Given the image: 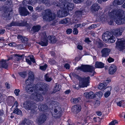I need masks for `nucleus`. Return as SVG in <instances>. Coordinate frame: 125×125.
<instances>
[{
    "instance_id": "obj_10",
    "label": "nucleus",
    "mask_w": 125,
    "mask_h": 125,
    "mask_svg": "<svg viewBox=\"0 0 125 125\" xmlns=\"http://www.w3.org/2000/svg\"><path fill=\"white\" fill-rule=\"evenodd\" d=\"M35 92H38L40 91H44L46 89L47 86L44 83H39L36 85L35 84Z\"/></svg>"
},
{
    "instance_id": "obj_32",
    "label": "nucleus",
    "mask_w": 125,
    "mask_h": 125,
    "mask_svg": "<svg viewBox=\"0 0 125 125\" xmlns=\"http://www.w3.org/2000/svg\"><path fill=\"white\" fill-rule=\"evenodd\" d=\"M18 39H20L24 43H26L28 41V39L26 37H23L21 35H18L17 37Z\"/></svg>"
},
{
    "instance_id": "obj_45",
    "label": "nucleus",
    "mask_w": 125,
    "mask_h": 125,
    "mask_svg": "<svg viewBox=\"0 0 125 125\" xmlns=\"http://www.w3.org/2000/svg\"><path fill=\"white\" fill-rule=\"evenodd\" d=\"M115 41V39L113 36H111L108 40V42H110L112 43L114 42Z\"/></svg>"
},
{
    "instance_id": "obj_4",
    "label": "nucleus",
    "mask_w": 125,
    "mask_h": 125,
    "mask_svg": "<svg viewBox=\"0 0 125 125\" xmlns=\"http://www.w3.org/2000/svg\"><path fill=\"white\" fill-rule=\"evenodd\" d=\"M78 69L85 72H89L90 73L89 75L91 76H93L95 73L94 67L93 66L89 65H82L81 66L78 67L77 68V70Z\"/></svg>"
},
{
    "instance_id": "obj_24",
    "label": "nucleus",
    "mask_w": 125,
    "mask_h": 125,
    "mask_svg": "<svg viewBox=\"0 0 125 125\" xmlns=\"http://www.w3.org/2000/svg\"><path fill=\"white\" fill-rule=\"evenodd\" d=\"M81 107L80 105H76L72 107V110L73 112L77 113L81 111Z\"/></svg>"
},
{
    "instance_id": "obj_39",
    "label": "nucleus",
    "mask_w": 125,
    "mask_h": 125,
    "mask_svg": "<svg viewBox=\"0 0 125 125\" xmlns=\"http://www.w3.org/2000/svg\"><path fill=\"white\" fill-rule=\"evenodd\" d=\"M44 9L43 6L41 5L38 6L35 9L36 11L39 12L42 11Z\"/></svg>"
},
{
    "instance_id": "obj_48",
    "label": "nucleus",
    "mask_w": 125,
    "mask_h": 125,
    "mask_svg": "<svg viewBox=\"0 0 125 125\" xmlns=\"http://www.w3.org/2000/svg\"><path fill=\"white\" fill-rule=\"evenodd\" d=\"M100 102L98 100H96L94 103V107L95 108H96L98 106L100 105Z\"/></svg>"
},
{
    "instance_id": "obj_18",
    "label": "nucleus",
    "mask_w": 125,
    "mask_h": 125,
    "mask_svg": "<svg viewBox=\"0 0 125 125\" xmlns=\"http://www.w3.org/2000/svg\"><path fill=\"white\" fill-rule=\"evenodd\" d=\"M34 78V73L30 71L29 73V77L28 79L25 81L26 84H29V83H31L33 81Z\"/></svg>"
},
{
    "instance_id": "obj_62",
    "label": "nucleus",
    "mask_w": 125,
    "mask_h": 125,
    "mask_svg": "<svg viewBox=\"0 0 125 125\" xmlns=\"http://www.w3.org/2000/svg\"><path fill=\"white\" fill-rule=\"evenodd\" d=\"M114 59L112 58L109 57L107 59V61L109 63H110L114 61Z\"/></svg>"
},
{
    "instance_id": "obj_19",
    "label": "nucleus",
    "mask_w": 125,
    "mask_h": 125,
    "mask_svg": "<svg viewBox=\"0 0 125 125\" xmlns=\"http://www.w3.org/2000/svg\"><path fill=\"white\" fill-rule=\"evenodd\" d=\"M37 2V0H23L22 4L24 7L27 6L28 4L33 5Z\"/></svg>"
},
{
    "instance_id": "obj_17",
    "label": "nucleus",
    "mask_w": 125,
    "mask_h": 125,
    "mask_svg": "<svg viewBox=\"0 0 125 125\" xmlns=\"http://www.w3.org/2000/svg\"><path fill=\"white\" fill-rule=\"evenodd\" d=\"M35 86V84L30 85L27 84L25 87V89L28 93L31 94L34 91L35 92V90L34 87Z\"/></svg>"
},
{
    "instance_id": "obj_25",
    "label": "nucleus",
    "mask_w": 125,
    "mask_h": 125,
    "mask_svg": "<svg viewBox=\"0 0 125 125\" xmlns=\"http://www.w3.org/2000/svg\"><path fill=\"white\" fill-rule=\"evenodd\" d=\"M116 66L115 65H112L109 68V73L110 74H113L116 72Z\"/></svg>"
},
{
    "instance_id": "obj_59",
    "label": "nucleus",
    "mask_w": 125,
    "mask_h": 125,
    "mask_svg": "<svg viewBox=\"0 0 125 125\" xmlns=\"http://www.w3.org/2000/svg\"><path fill=\"white\" fill-rule=\"evenodd\" d=\"M117 123V121L116 120H114L112 121L109 124V125H115L116 123Z\"/></svg>"
},
{
    "instance_id": "obj_49",
    "label": "nucleus",
    "mask_w": 125,
    "mask_h": 125,
    "mask_svg": "<svg viewBox=\"0 0 125 125\" xmlns=\"http://www.w3.org/2000/svg\"><path fill=\"white\" fill-rule=\"evenodd\" d=\"M103 95V93L102 92H100L96 93V95H95V97H96L97 96L100 98Z\"/></svg>"
},
{
    "instance_id": "obj_46",
    "label": "nucleus",
    "mask_w": 125,
    "mask_h": 125,
    "mask_svg": "<svg viewBox=\"0 0 125 125\" xmlns=\"http://www.w3.org/2000/svg\"><path fill=\"white\" fill-rule=\"evenodd\" d=\"M96 45L98 48L102 47L103 45L101 41H98L96 42Z\"/></svg>"
},
{
    "instance_id": "obj_51",
    "label": "nucleus",
    "mask_w": 125,
    "mask_h": 125,
    "mask_svg": "<svg viewBox=\"0 0 125 125\" xmlns=\"http://www.w3.org/2000/svg\"><path fill=\"white\" fill-rule=\"evenodd\" d=\"M80 20V18L79 17H77L76 19H75L74 20H73V22L74 23H76L78 22Z\"/></svg>"
},
{
    "instance_id": "obj_11",
    "label": "nucleus",
    "mask_w": 125,
    "mask_h": 125,
    "mask_svg": "<svg viewBox=\"0 0 125 125\" xmlns=\"http://www.w3.org/2000/svg\"><path fill=\"white\" fill-rule=\"evenodd\" d=\"M47 118L46 116L44 114L40 115L36 118L35 122L39 125H41L44 123Z\"/></svg>"
},
{
    "instance_id": "obj_54",
    "label": "nucleus",
    "mask_w": 125,
    "mask_h": 125,
    "mask_svg": "<svg viewBox=\"0 0 125 125\" xmlns=\"http://www.w3.org/2000/svg\"><path fill=\"white\" fill-rule=\"evenodd\" d=\"M49 62V63L52 65H54L56 63V62L54 60H50Z\"/></svg>"
},
{
    "instance_id": "obj_63",
    "label": "nucleus",
    "mask_w": 125,
    "mask_h": 125,
    "mask_svg": "<svg viewBox=\"0 0 125 125\" xmlns=\"http://www.w3.org/2000/svg\"><path fill=\"white\" fill-rule=\"evenodd\" d=\"M64 66L65 68L67 69H69L70 67L69 64L68 63L65 64L64 65Z\"/></svg>"
},
{
    "instance_id": "obj_30",
    "label": "nucleus",
    "mask_w": 125,
    "mask_h": 125,
    "mask_svg": "<svg viewBox=\"0 0 125 125\" xmlns=\"http://www.w3.org/2000/svg\"><path fill=\"white\" fill-rule=\"evenodd\" d=\"M33 124V122L32 121L25 119L21 123L20 125H32Z\"/></svg>"
},
{
    "instance_id": "obj_61",
    "label": "nucleus",
    "mask_w": 125,
    "mask_h": 125,
    "mask_svg": "<svg viewBox=\"0 0 125 125\" xmlns=\"http://www.w3.org/2000/svg\"><path fill=\"white\" fill-rule=\"evenodd\" d=\"M105 16V14H103L100 17V20L103 21H105L104 17Z\"/></svg>"
},
{
    "instance_id": "obj_2",
    "label": "nucleus",
    "mask_w": 125,
    "mask_h": 125,
    "mask_svg": "<svg viewBox=\"0 0 125 125\" xmlns=\"http://www.w3.org/2000/svg\"><path fill=\"white\" fill-rule=\"evenodd\" d=\"M71 0L64 1H61L60 0L59 1L60 3H58L57 1L53 2L52 4L55 7H58L60 8H64L65 10H72L74 8V6L73 3L70 2L68 1Z\"/></svg>"
},
{
    "instance_id": "obj_23",
    "label": "nucleus",
    "mask_w": 125,
    "mask_h": 125,
    "mask_svg": "<svg viewBox=\"0 0 125 125\" xmlns=\"http://www.w3.org/2000/svg\"><path fill=\"white\" fill-rule=\"evenodd\" d=\"M38 109L40 111H46L48 110V107L45 104H41L39 105Z\"/></svg>"
},
{
    "instance_id": "obj_47",
    "label": "nucleus",
    "mask_w": 125,
    "mask_h": 125,
    "mask_svg": "<svg viewBox=\"0 0 125 125\" xmlns=\"http://www.w3.org/2000/svg\"><path fill=\"white\" fill-rule=\"evenodd\" d=\"M49 74L48 73L46 74L45 75V80L47 81L50 82L52 80L51 78L49 77Z\"/></svg>"
},
{
    "instance_id": "obj_28",
    "label": "nucleus",
    "mask_w": 125,
    "mask_h": 125,
    "mask_svg": "<svg viewBox=\"0 0 125 125\" xmlns=\"http://www.w3.org/2000/svg\"><path fill=\"white\" fill-rule=\"evenodd\" d=\"M23 56V55L14 54L13 55V58L15 62H18L22 59Z\"/></svg>"
},
{
    "instance_id": "obj_34",
    "label": "nucleus",
    "mask_w": 125,
    "mask_h": 125,
    "mask_svg": "<svg viewBox=\"0 0 125 125\" xmlns=\"http://www.w3.org/2000/svg\"><path fill=\"white\" fill-rule=\"evenodd\" d=\"M41 27L39 25L34 26L33 27L31 30L34 32H38L41 29Z\"/></svg>"
},
{
    "instance_id": "obj_12",
    "label": "nucleus",
    "mask_w": 125,
    "mask_h": 125,
    "mask_svg": "<svg viewBox=\"0 0 125 125\" xmlns=\"http://www.w3.org/2000/svg\"><path fill=\"white\" fill-rule=\"evenodd\" d=\"M42 37L41 41L39 42V44L42 46H46L48 45V40L46 38L47 36L45 32L41 34Z\"/></svg>"
},
{
    "instance_id": "obj_1",
    "label": "nucleus",
    "mask_w": 125,
    "mask_h": 125,
    "mask_svg": "<svg viewBox=\"0 0 125 125\" xmlns=\"http://www.w3.org/2000/svg\"><path fill=\"white\" fill-rule=\"evenodd\" d=\"M108 23L114 25V21L118 25L125 23V11L120 9H114L109 14Z\"/></svg>"
},
{
    "instance_id": "obj_50",
    "label": "nucleus",
    "mask_w": 125,
    "mask_h": 125,
    "mask_svg": "<svg viewBox=\"0 0 125 125\" xmlns=\"http://www.w3.org/2000/svg\"><path fill=\"white\" fill-rule=\"evenodd\" d=\"M26 72H23L19 73L20 76L23 77H25L26 75Z\"/></svg>"
},
{
    "instance_id": "obj_9",
    "label": "nucleus",
    "mask_w": 125,
    "mask_h": 125,
    "mask_svg": "<svg viewBox=\"0 0 125 125\" xmlns=\"http://www.w3.org/2000/svg\"><path fill=\"white\" fill-rule=\"evenodd\" d=\"M31 98L34 101L37 102L42 101L43 100L42 94L40 92H34L31 94Z\"/></svg>"
},
{
    "instance_id": "obj_26",
    "label": "nucleus",
    "mask_w": 125,
    "mask_h": 125,
    "mask_svg": "<svg viewBox=\"0 0 125 125\" xmlns=\"http://www.w3.org/2000/svg\"><path fill=\"white\" fill-rule=\"evenodd\" d=\"M0 67L7 68L8 66V62L6 60L2 59L0 61Z\"/></svg>"
},
{
    "instance_id": "obj_58",
    "label": "nucleus",
    "mask_w": 125,
    "mask_h": 125,
    "mask_svg": "<svg viewBox=\"0 0 125 125\" xmlns=\"http://www.w3.org/2000/svg\"><path fill=\"white\" fill-rule=\"evenodd\" d=\"M97 27V25L96 24H93L91 26L88 27V29H92L95 28Z\"/></svg>"
},
{
    "instance_id": "obj_3",
    "label": "nucleus",
    "mask_w": 125,
    "mask_h": 125,
    "mask_svg": "<svg viewBox=\"0 0 125 125\" xmlns=\"http://www.w3.org/2000/svg\"><path fill=\"white\" fill-rule=\"evenodd\" d=\"M23 107L27 110H31V114L35 112V109L37 108L36 104L31 101L27 100L24 102L23 104Z\"/></svg>"
},
{
    "instance_id": "obj_8",
    "label": "nucleus",
    "mask_w": 125,
    "mask_h": 125,
    "mask_svg": "<svg viewBox=\"0 0 125 125\" xmlns=\"http://www.w3.org/2000/svg\"><path fill=\"white\" fill-rule=\"evenodd\" d=\"M116 47L119 50H124L125 52V39L124 38L119 39L116 42Z\"/></svg>"
},
{
    "instance_id": "obj_53",
    "label": "nucleus",
    "mask_w": 125,
    "mask_h": 125,
    "mask_svg": "<svg viewBox=\"0 0 125 125\" xmlns=\"http://www.w3.org/2000/svg\"><path fill=\"white\" fill-rule=\"evenodd\" d=\"M20 91L19 89H15L14 91V93L16 95L18 96L19 95V93Z\"/></svg>"
},
{
    "instance_id": "obj_7",
    "label": "nucleus",
    "mask_w": 125,
    "mask_h": 125,
    "mask_svg": "<svg viewBox=\"0 0 125 125\" xmlns=\"http://www.w3.org/2000/svg\"><path fill=\"white\" fill-rule=\"evenodd\" d=\"M90 77L89 76L85 78V79H82L79 81V84L73 85V88L78 89L80 87H86L89 85L90 83Z\"/></svg>"
},
{
    "instance_id": "obj_60",
    "label": "nucleus",
    "mask_w": 125,
    "mask_h": 125,
    "mask_svg": "<svg viewBox=\"0 0 125 125\" xmlns=\"http://www.w3.org/2000/svg\"><path fill=\"white\" fill-rule=\"evenodd\" d=\"M60 90V89L58 87V86L56 85V86L54 87V91L55 92H56L58 91H59Z\"/></svg>"
},
{
    "instance_id": "obj_27",
    "label": "nucleus",
    "mask_w": 125,
    "mask_h": 125,
    "mask_svg": "<svg viewBox=\"0 0 125 125\" xmlns=\"http://www.w3.org/2000/svg\"><path fill=\"white\" fill-rule=\"evenodd\" d=\"M100 6L97 3L94 4L91 7V10L92 12H95L99 10Z\"/></svg>"
},
{
    "instance_id": "obj_22",
    "label": "nucleus",
    "mask_w": 125,
    "mask_h": 125,
    "mask_svg": "<svg viewBox=\"0 0 125 125\" xmlns=\"http://www.w3.org/2000/svg\"><path fill=\"white\" fill-rule=\"evenodd\" d=\"M47 38L48 42L51 43H54L57 41V39L56 37L53 36L49 35L48 36Z\"/></svg>"
},
{
    "instance_id": "obj_29",
    "label": "nucleus",
    "mask_w": 125,
    "mask_h": 125,
    "mask_svg": "<svg viewBox=\"0 0 125 125\" xmlns=\"http://www.w3.org/2000/svg\"><path fill=\"white\" fill-rule=\"evenodd\" d=\"M118 99L116 100V103L117 105L120 107H124L125 106V101L124 100L118 101Z\"/></svg>"
},
{
    "instance_id": "obj_20",
    "label": "nucleus",
    "mask_w": 125,
    "mask_h": 125,
    "mask_svg": "<svg viewBox=\"0 0 125 125\" xmlns=\"http://www.w3.org/2000/svg\"><path fill=\"white\" fill-rule=\"evenodd\" d=\"M111 51L110 49L104 48L101 51L102 53V56L103 57H106L108 56Z\"/></svg>"
},
{
    "instance_id": "obj_64",
    "label": "nucleus",
    "mask_w": 125,
    "mask_h": 125,
    "mask_svg": "<svg viewBox=\"0 0 125 125\" xmlns=\"http://www.w3.org/2000/svg\"><path fill=\"white\" fill-rule=\"evenodd\" d=\"M45 3V5L46 6H50L51 5L50 2L48 0L46 2V3Z\"/></svg>"
},
{
    "instance_id": "obj_38",
    "label": "nucleus",
    "mask_w": 125,
    "mask_h": 125,
    "mask_svg": "<svg viewBox=\"0 0 125 125\" xmlns=\"http://www.w3.org/2000/svg\"><path fill=\"white\" fill-rule=\"evenodd\" d=\"M13 113L15 114L20 115H22L21 111L18 108H16L13 111Z\"/></svg>"
},
{
    "instance_id": "obj_37",
    "label": "nucleus",
    "mask_w": 125,
    "mask_h": 125,
    "mask_svg": "<svg viewBox=\"0 0 125 125\" xmlns=\"http://www.w3.org/2000/svg\"><path fill=\"white\" fill-rule=\"evenodd\" d=\"M4 16L5 18V19L6 20L10 19L11 18V16H10V12L9 11H5Z\"/></svg>"
},
{
    "instance_id": "obj_56",
    "label": "nucleus",
    "mask_w": 125,
    "mask_h": 125,
    "mask_svg": "<svg viewBox=\"0 0 125 125\" xmlns=\"http://www.w3.org/2000/svg\"><path fill=\"white\" fill-rule=\"evenodd\" d=\"M74 34H77L78 33V30L76 28H74L73 31Z\"/></svg>"
},
{
    "instance_id": "obj_21",
    "label": "nucleus",
    "mask_w": 125,
    "mask_h": 125,
    "mask_svg": "<svg viewBox=\"0 0 125 125\" xmlns=\"http://www.w3.org/2000/svg\"><path fill=\"white\" fill-rule=\"evenodd\" d=\"M84 95L86 98L91 99L94 98L95 97V95L91 91L89 92H85Z\"/></svg>"
},
{
    "instance_id": "obj_14",
    "label": "nucleus",
    "mask_w": 125,
    "mask_h": 125,
    "mask_svg": "<svg viewBox=\"0 0 125 125\" xmlns=\"http://www.w3.org/2000/svg\"><path fill=\"white\" fill-rule=\"evenodd\" d=\"M125 30V28H120L113 30L112 31L113 34L116 36H118L122 35V33Z\"/></svg>"
},
{
    "instance_id": "obj_52",
    "label": "nucleus",
    "mask_w": 125,
    "mask_h": 125,
    "mask_svg": "<svg viewBox=\"0 0 125 125\" xmlns=\"http://www.w3.org/2000/svg\"><path fill=\"white\" fill-rule=\"evenodd\" d=\"M47 65L46 64H45L44 66H41L40 67V69L42 70H45L47 67Z\"/></svg>"
},
{
    "instance_id": "obj_55",
    "label": "nucleus",
    "mask_w": 125,
    "mask_h": 125,
    "mask_svg": "<svg viewBox=\"0 0 125 125\" xmlns=\"http://www.w3.org/2000/svg\"><path fill=\"white\" fill-rule=\"evenodd\" d=\"M72 30L70 28L68 29L66 31V32L67 34H70L72 32Z\"/></svg>"
},
{
    "instance_id": "obj_15",
    "label": "nucleus",
    "mask_w": 125,
    "mask_h": 125,
    "mask_svg": "<svg viewBox=\"0 0 125 125\" xmlns=\"http://www.w3.org/2000/svg\"><path fill=\"white\" fill-rule=\"evenodd\" d=\"M62 10H59L57 13V16L59 17H63L68 15L69 13L68 10H65L64 8Z\"/></svg>"
},
{
    "instance_id": "obj_31",
    "label": "nucleus",
    "mask_w": 125,
    "mask_h": 125,
    "mask_svg": "<svg viewBox=\"0 0 125 125\" xmlns=\"http://www.w3.org/2000/svg\"><path fill=\"white\" fill-rule=\"evenodd\" d=\"M111 35V33L108 31H106L104 33L102 36V38L104 40H108L110 37V35Z\"/></svg>"
},
{
    "instance_id": "obj_16",
    "label": "nucleus",
    "mask_w": 125,
    "mask_h": 125,
    "mask_svg": "<svg viewBox=\"0 0 125 125\" xmlns=\"http://www.w3.org/2000/svg\"><path fill=\"white\" fill-rule=\"evenodd\" d=\"M19 10L20 14L22 16H26L29 14V11L24 7H20Z\"/></svg>"
},
{
    "instance_id": "obj_41",
    "label": "nucleus",
    "mask_w": 125,
    "mask_h": 125,
    "mask_svg": "<svg viewBox=\"0 0 125 125\" xmlns=\"http://www.w3.org/2000/svg\"><path fill=\"white\" fill-rule=\"evenodd\" d=\"M106 86V84L105 83H101L98 86V88L100 89H102L105 88Z\"/></svg>"
},
{
    "instance_id": "obj_33",
    "label": "nucleus",
    "mask_w": 125,
    "mask_h": 125,
    "mask_svg": "<svg viewBox=\"0 0 125 125\" xmlns=\"http://www.w3.org/2000/svg\"><path fill=\"white\" fill-rule=\"evenodd\" d=\"M125 0H115L113 2L114 6L121 5L124 2Z\"/></svg>"
},
{
    "instance_id": "obj_42",
    "label": "nucleus",
    "mask_w": 125,
    "mask_h": 125,
    "mask_svg": "<svg viewBox=\"0 0 125 125\" xmlns=\"http://www.w3.org/2000/svg\"><path fill=\"white\" fill-rule=\"evenodd\" d=\"M81 100L80 97H78L77 98H73L71 99V100L72 102L74 103H76L78 102Z\"/></svg>"
},
{
    "instance_id": "obj_57",
    "label": "nucleus",
    "mask_w": 125,
    "mask_h": 125,
    "mask_svg": "<svg viewBox=\"0 0 125 125\" xmlns=\"http://www.w3.org/2000/svg\"><path fill=\"white\" fill-rule=\"evenodd\" d=\"M84 0H73V2L76 3H78L83 2Z\"/></svg>"
},
{
    "instance_id": "obj_40",
    "label": "nucleus",
    "mask_w": 125,
    "mask_h": 125,
    "mask_svg": "<svg viewBox=\"0 0 125 125\" xmlns=\"http://www.w3.org/2000/svg\"><path fill=\"white\" fill-rule=\"evenodd\" d=\"M72 74V76H73V77H74V78H76L78 79L80 81L82 79H85V78H82L80 77L78 75L76 74L75 73H71L70 74V75Z\"/></svg>"
},
{
    "instance_id": "obj_35",
    "label": "nucleus",
    "mask_w": 125,
    "mask_h": 125,
    "mask_svg": "<svg viewBox=\"0 0 125 125\" xmlns=\"http://www.w3.org/2000/svg\"><path fill=\"white\" fill-rule=\"evenodd\" d=\"M107 88L108 91L106 92L104 94V96L106 98L108 97L110 95L111 91L112 89V87L111 86H108Z\"/></svg>"
},
{
    "instance_id": "obj_36",
    "label": "nucleus",
    "mask_w": 125,
    "mask_h": 125,
    "mask_svg": "<svg viewBox=\"0 0 125 125\" xmlns=\"http://www.w3.org/2000/svg\"><path fill=\"white\" fill-rule=\"evenodd\" d=\"M96 68H102L104 67V64L101 62H96L95 64Z\"/></svg>"
},
{
    "instance_id": "obj_13",
    "label": "nucleus",
    "mask_w": 125,
    "mask_h": 125,
    "mask_svg": "<svg viewBox=\"0 0 125 125\" xmlns=\"http://www.w3.org/2000/svg\"><path fill=\"white\" fill-rule=\"evenodd\" d=\"M27 23L26 21H12L8 25L9 27L13 26H24L27 25Z\"/></svg>"
},
{
    "instance_id": "obj_44",
    "label": "nucleus",
    "mask_w": 125,
    "mask_h": 125,
    "mask_svg": "<svg viewBox=\"0 0 125 125\" xmlns=\"http://www.w3.org/2000/svg\"><path fill=\"white\" fill-rule=\"evenodd\" d=\"M84 10H78L76 11L75 13V15L77 16H79L81 15L83 13Z\"/></svg>"
},
{
    "instance_id": "obj_43",
    "label": "nucleus",
    "mask_w": 125,
    "mask_h": 125,
    "mask_svg": "<svg viewBox=\"0 0 125 125\" xmlns=\"http://www.w3.org/2000/svg\"><path fill=\"white\" fill-rule=\"evenodd\" d=\"M70 19L69 18H66L60 21V23L62 24H66L69 22Z\"/></svg>"
},
{
    "instance_id": "obj_6",
    "label": "nucleus",
    "mask_w": 125,
    "mask_h": 125,
    "mask_svg": "<svg viewBox=\"0 0 125 125\" xmlns=\"http://www.w3.org/2000/svg\"><path fill=\"white\" fill-rule=\"evenodd\" d=\"M49 102L51 104L56 107L54 110V113L52 114L53 116L55 118H59L61 115V110L60 108L56 106V105H58V103L56 101L53 100V99L51 100Z\"/></svg>"
},
{
    "instance_id": "obj_5",
    "label": "nucleus",
    "mask_w": 125,
    "mask_h": 125,
    "mask_svg": "<svg viewBox=\"0 0 125 125\" xmlns=\"http://www.w3.org/2000/svg\"><path fill=\"white\" fill-rule=\"evenodd\" d=\"M45 13L43 15V18L44 20L51 21L54 20L56 17L55 13L52 12L49 9H47L45 10Z\"/></svg>"
}]
</instances>
